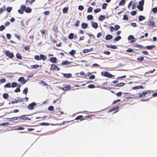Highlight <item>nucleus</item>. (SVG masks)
Wrapping results in <instances>:
<instances>
[{
    "label": "nucleus",
    "instance_id": "obj_1",
    "mask_svg": "<svg viewBox=\"0 0 157 157\" xmlns=\"http://www.w3.org/2000/svg\"><path fill=\"white\" fill-rule=\"evenodd\" d=\"M101 75L103 76L107 77H114V76L112 74H110L106 71H103L101 72Z\"/></svg>",
    "mask_w": 157,
    "mask_h": 157
},
{
    "label": "nucleus",
    "instance_id": "obj_2",
    "mask_svg": "<svg viewBox=\"0 0 157 157\" xmlns=\"http://www.w3.org/2000/svg\"><path fill=\"white\" fill-rule=\"evenodd\" d=\"M21 9L23 11H25L26 13H29L31 11V9L29 7L26 8V6H23V5H21Z\"/></svg>",
    "mask_w": 157,
    "mask_h": 157
},
{
    "label": "nucleus",
    "instance_id": "obj_3",
    "mask_svg": "<svg viewBox=\"0 0 157 157\" xmlns=\"http://www.w3.org/2000/svg\"><path fill=\"white\" fill-rule=\"evenodd\" d=\"M36 105L35 102H33L32 103L29 104L28 106V108L29 110H33L34 109V106Z\"/></svg>",
    "mask_w": 157,
    "mask_h": 157
},
{
    "label": "nucleus",
    "instance_id": "obj_4",
    "mask_svg": "<svg viewBox=\"0 0 157 157\" xmlns=\"http://www.w3.org/2000/svg\"><path fill=\"white\" fill-rule=\"evenodd\" d=\"M147 23L148 25L151 27H153L155 26V22L154 21L149 20L147 22Z\"/></svg>",
    "mask_w": 157,
    "mask_h": 157
},
{
    "label": "nucleus",
    "instance_id": "obj_5",
    "mask_svg": "<svg viewBox=\"0 0 157 157\" xmlns=\"http://www.w3.org/2000/svg\"><path fill=\"white\" fill-rule=\"evenodd\" d=\"M5 54L10 58H11L13 57V54L10 53L9 51H6L5 52Z\"/></svg>",
    "mask_w": 157,
    "mask_h": 157
},
{
    "label": "nucleus",
    "instance_id": "obj_6",
    "mask_svg": "<svg viewBox=\"0 0 157 157\" xmlns=\"http://www.w3.org/2000/svg\"><path fill=\"white\" fill-rule=\"evenodd\" d=\"M18 81L21 82V83L22 84H25L26 82V81L25 80L24 78L23 77H21L20 78L18 79Z\"/></svg>",
    "mask_w": 157,
    "mask_h": 157
},
{
    "label": "nucleus",
    "instance_id": "obj_7",
    "mask_svg": "<svg viewBox=\"0 0 157 157\" xmlns=\"http://www.w3.org/2000/svg\"><path fill=\"white\" fill-rule=\"evenodd\" d=\"M113 38V36L111 35L108 34L106 36L105 39L106 40H109L112 39Z\"/></svg>",
    "mask_w": 157,
    "mask_h": 157
},
{
    "label": "nucleus",
    "instance_id": "obj_8",
    "mask_svg": "<svg viewBox=\"0 0 157 157\" xmlns=\"http://www.w3.org/2000/svg\"><path fill=\"white\" fill-rule=\"evenodd\" d=\"M72 62H70L68 61H64L62 63V65H68L72 63Z\"/></svg>",
    "mask_w": 157,
    "mask_h": 157
},
{
    "label": "nucleus",
    "instance_id": "obj_9",
    "mask_svg": "<svg viewBox=\"0 0 157 157\" xmlns=\"http://www.w3.org/2000/svg\"><path fill=\"white\" fill-rule=\"evenodd\" d=\"M57 58L55 57H52L50 59V61L52 63H55L56 62Z\"/></svg>",
    "mask_w": 157,
    "mask_h": 157
},
{
    "label": "nucleus",
    "instance_id": "obj_10",
    "mask_svg": "<svg viewBox=\"0 0 157 157\" xmlns=\"http://www.w3.org/2000/svg\"><path fill=\"white\" fill-rule=\"evenodd\" d=\"M40 60L42 59L43 60H45L47 59V57L44 55L41 54L40 55Z\"/></svg>",
    "mask_w": 157,
    "mask_h": 157
},
{
    "label": "nucleus",
    "instance_id": "obj_11",
    "mask_svg": "<svg viewBox=\"0 0 157 157\" xmlns=\"http://www.w3.org/2000/svg\"><path fill=\"white\" fill-rule=\"evenodd\" d=\"M92 26L93 28L95 29H97L98 27V24L95 22L92 23Z\"/></svg>",
    "mask_w": 157,
    "mask_h": 157
},
{
    "label": "nucleus",
    "instance_id": "obj_12",
    "mask_svg": "<svg viewBox=\"0 0 157 157\" xmlns=\"http://www.w3.org/2000/svg\"><path fill=\"white\" fill-rule=\"evenodd\" d=\"M124 85V83L123 82H121L115 85V86L121 87L123 86Z\"/></svg>",
    "mask_w": 157,
    "mask_h": 157
},
{
    "label": "nucleus",
    "instance_id": "obj_13",
    "mask_svg": "<svg viewBox=\"0 0 157 157\" xmlns=\"http://www.w3.org/2000/svg\"><path fill=\"white\" fill-rule=\"evenodd\" d=\"M63 76L65 78H69L71 76V74H63Z\"/></svg>",
    "mask_w": 157,
    "mask_h": 157
},
{
    "label": "nucleus",
    "instance_id": "obj_14",
    "mask_svg": "<svg viewBox=\"0 0 157 157\" xmlns=\"http://www.w3.org/2000/svg\"><path fill=\"white\" fill-rule=\"evenodd\" d=\"M88 26L87 24L86 23H83L82 24V27L83 29H86Z\"/></svg>",
    "mask_w": 157,
    "mask_h": 157
},
{
    "label": "nucleus",
    "instance_id": "obj_15",
    "mask_svg": "<svg viewBox=\"0 0 157 157\" xmlns=\"http://www.w3.org/2000/svg\"><path fill=\"white\" fill-rule=\"evenodd\" d=\"M155 47V46L154 45H151L150 46H147L146 47L147 49H152Z\"/></svg>",
    "mask_w": 157,
    "mask_h": 157
},
{
    "label": "nucleus",
    "instance_id": "obj_16",
    "mask_svg": "<svg viewBox=\"0 0 157 157\" xmlns=\"http://www.w3.org/2000/svg\"><path fill=\"white\" fill-rule=\"evenodd\" d=\"M145 19V17L142 15H140L139 17V20L140 21H141L143 20H144Z\"/></svg>",
    "mask_w": 157,
    "mask_h": 157
},
{
    "label": "nucleus",
    "instance_id": "obj_17",
    "mask_svg": "<svg viewBox=\"0 0 157 157\" xmlns=\"http://www.w3.org/2000/svg\"><path fill=\"white\" fill-rule=\"evenodd\" d=\"M83 117V116L82 115H80L78 116L77 117H76L75 120H80L81 121H82L84 120V119H82Z\"/></svg>",
    "mask_w": 157,
    "mask_h": 157
},
{
    "label": "nucleus",
    "instance_id": "obj_18",
    "mask_svg": "<svg viewBox=\"0 0 157 157\" xmlns=\"http://www.w3.org/2000/svg\"><path fill=\"white\" fill-rule=\"evenodd\" d=\"M68 10V7L64 8L63 9V13H67Z\"/></svg>",
    "mask_w": 157,
    "mask_h": 157
},
{
    "label": "nucleus",
    "instance_id": "obj_19",
    "mask_svg": "<svg viewBox=\"0 0 157 157\" xmlns=\"http://www.w3.org/2000/svg\"><path fill=\"white\" fill-rule=\"evenodd\" d=\"M125 2V0H121L119 3V6H123Z\"/></svg>",
    "mask_w": 157,
    "mask_h": 157
},
{
    "label": "nucleus",
    "instance_id": "obj_20",
    "mask_svg": "<svg viewBox=\"0 0 157 157\" xmlns=\"http://www.w3.org/2000/svg\"><path fill=\"white\" fill-rule=\"evenodd\" d=\"M11 87V83H8L6 84L4 86V87L6 88V87L10 88Z\"/></svg>",
    "mask_w": 157,
    "mask_h": 157
},
{
    "label": "nucleus",
    "instance_id": "obj_21",
    "mask_svg": "<svg viewBox=\"0 0 157 157\" xmlns=\"http://www.w3.org/2000/svg\"><path fill=\"white\" fill-rule=\"evenodd\" d=\"M105 18V17L102 15H101L99 17V20L101 21H102Z\"/></svg>",
    "mask_w": 157,
    "mask_h": 157
},
{
    "label": "nucleus",
    "instance_id": "obj_22",
    "mask_svg": "<svg viewBox=\"0 0 157 157\" xmlns=\"http://www.w3.org/2000/svg\"><path fill=\"white\" fill-rule=\"evenodd\" d=\"M17 86V83L16 82H13L11 84V87L14 88Z\"/></svg>",
    "mask_w": 157,
    "mask_h": 157
},
{
    "label": "nucleus",
    "instance_id": "obj_23",
    "mask_svg": "<svg viewBox=\"0 0 157 157\" xmlns=\"http://www.w3.org/2000/svg\"><path fill=\"white\" fill-rule=\"evenodd\" d=\"M71 87L70 86H67L64 87L62 88V89L63 90H66L68 89H70Z\"/></svg>",
    "mask_w": 157,
    "mask_h": 157
},
{
    "label": "nucleus",
    "instance_id": "obj_24",
    "mask_svg": "<svg viewBox=\"0 0 157 157\" xmlns=\"http://www.w3.org/2000/svg\"><path fill=\"white\" fill-rule=\"evenodd\" d=\"M74 34L73 33H71L69 35L68 38L70 39H72L73 38Z\"/></svg>",
    "mask_w": 157,
    "mask_h": 157
},
{
    "label": "nucleus",
    "instance_id": "obj_25",
    "mask_svg": "<svg viewBox=\"0 0 157 157\" xmlns=\"http://www.w3.org/2000/svg\"><path fill=\"white\" fill-rule=\"evenodd\" d=\"M56 66L55 64H52L50 69L52 70H56Z\"/></svg>",
    "mask_w": 157,
    "mask_h": 157
},
{
    "label": "nucleus",
    "instance_id": "obj_26",
    "mask_svg": "<svg viewBox=\"0 0 157 157\" xmlns=\"http://www.w3.org/2000/svg\"><path fill=\"white\" fill-rule=\"evenodd\" d=\"M28 88L26 87L25 88V89L23 91V93L24 94H25L26 95L28 92Z\"/></svg>",
    "mask_w": 157,
    "mask_h": 157
},
{
    "label": "nucleus",
    "instance_id": "obj_27",
    "mask_svg": "<svg viewBox=\"0 0 157 157\" xmlns=\"http://www.w3.org/2000/svg\"><path fill=\"white\" fill-rule=\"evenodd\" d=\"M20 118H21V119H22L24 120H30V119L28 117H24V116H20Z\"/></svg>",
    "mask_w": 157,
    "mask_h": 157
},
{
    "label": "nucleus",
    "instance_id": "obj_28",
    "mask_svg": "<svg viewBox=\"0 0 157 157\" xmlns=\"http://www.w3.org/2000/svg\"><path fill=\"white\" fill-rule=\"evenodd\" d=\"M9 96V95L7 93H5L3 95V98L5 99H7Z\"/></svg>",
    "mask_w": 157,
    "mask_h": 157
},
{
    "label": "nucleus",
    "instance_id": "obj_29",
    "mask_svg": "<svg viewBox=\"0 0 157 157\" xmlns=\"http://www.w3.org/2000/svg\"><path fill=\"white\" fill-rule=\"evenodd\" d=\"M144 0H141V1H140L139 2V6H143L144 5Z\"/></svg>",
    "mask_w": 157,
    "mask_h": 157
},
{
    "label": "nucleus",
    "instance_id": "obj_30",
    "mask_svg": "<svg viewBox=\"0 0 157 157\" xmlns=\"http://www.w3.org/2000/svg\"><path fill=\"white\" fill-rule=\"evenodd\" d=\"M87 18L88 20H91L93 19V17L92 15H89L87 16Z\"/></svg>",
    "mask_w": 157,
    "mask_h": 157
},
{
    "label": "nucleus",
    "instance_id": "obj_31",
    "mask_svg": "<svg viewBox=\"0 0 157 157\" xmlns=\"http://www.w3.org/2000/svg\"><path fill=\"white\" fill-rule=\"evenodd\" d=\"M75 51L74 50H72L71 52H70L69 53L71 56H73L74 55L75 53Z\"/></svg>",
    "mask_w": 157,
    "mask_h": 157
},
{
    "label": "nucleus",
    "instance_id": "obj_32",
    "mask_svg": "<svg viewBox=\"0 0 157 157\" xmlns=\"http://www.w3.org/2000/svg\"><path fill=\"white\" fill-rule=\"evenodd\" d=\"M16 57L18 59H21L22 57L19 53H17L16 54Z\"/></svg>",
    "mask_w": 157,
    "mask_h": 157
},
{
    "label": "nucleus",
    "instance_id": "obj_33",
    "mask_svg": "<svg viewBox=\"0 0 157 157\" xmlns=\"http://www.w3.org/2000/svg\"><path fill=\"white\" fill-rule=\"evenodd\" d=\"M121 39V37L120 36H118L116 37L115 38L114 40L116 41H119Z\"/></svg>",
    "mask_w": 157,
    "mask_h": 157
},
{
    "label": "nucleus",
    "instance_id": "obj_34",
    "mask_svg": "<svg viewBox=\"0 0 157 157\" xmlns=\"http://www.w3.org/2000/svg\"><path fill=\"white\" fill-rule=\"evenodd\" d=\"M107 5V4L106 3H104L103 4L102 6V8L103 10H105L106 8V7Z\"/></svg>",
    "mask_w": 157,
    "mask_h": 157
},
{
    "label": "nucleus",
    "instance_id": "obj_35",
    "mask_svg": "<svg viewBox=\"0 0 157 157\" xmlns=\"http://www.w3.org/2000/svg\"><path fill=\"white\" fill-rule=\"evenodd\" d=\"M137 8L140 11H142L143 10V7L141 6H138Z\"/></svg>",
    "mask_w": 157,
    "mask_h": 157
},
{
    "label": "nucleus",
    "instance_id": "obj_36",
    "mask_svg": "<svg viewBox=\"0 0 157 157\" xmlns=\"http://www.w3.org/2000/svg\"><path fill=\"white\" fill-rule=\"evenodd\" d=\"M120 28V26L118 25H115V27H114V30L115 31H117Z\"/></svg>",
    "mask_w": 157,
    "mask_h": 157
},
{
    "label": "nucleus",
    "instance_id": "obj_37",
    "mask_svg": "<svg viewBox=\"0 0 157 157\" xmlns=\"http://www.w3.org/2000/svg\"><path fill=\"white\" fill-rule=\"evenodd\" d=\"M134 39V37L133 36L131 35L129 36L128 37V39L129 40H131L133 39Z\"/></svg>",
    "mask_w": 157,
    "mask_h": 157
},
{
    "label": "nucleus",
    "instance_id": "obj_38",
    "mask_svg": "<svg viewBox=\"0 0 157 157\" xmlns=\"http://www.w3.org/2000/svg\"><path fill=\"white\" fill-rule=\"evenodd\" d=\"M35 59L36 60H40V57L38 55L36 56H35Z\"/></svg>",
    "mask_w": 157,
    "mask_h": 157
},
{
    "label": "nucleus",
    "instance_id": "obj_39",
    "mask_svg": "<svg viewBox=\"0 0 157 157\" xmlns=\"http://www.w3.org/2000/svg\"><path fill=\"white\" fill-rule=\"evenodd\" d=\"M14 36L15 37L17 38L19 40H21V37L20 36L16 34L14 35Z\"/></svg>",
    "mask_w": 157,
    "mask_h": 157
},
{
    "label": "nucleus",
    "instance_id": "obj_40",
    "mask_svg": "<svg viewBox=\"0 0 157 157\" xmlns=\"http://www.w3.org/2000/svg\"><path fill=\"white\" fill-rule=\"evenodd\" d=\"M118 108H119V106H115V107H113V108L111 110H110V111L112 112L113 111H114V110H115L117 109Z\"/></svg>",
    "mask_w": 157,
    "mask_h": 157
},
{
    "label": "nucleus",
    "instance_id": "obj_41",
    "mask_svg": "<svg viewBox=\"0 0 157 157\" xmlns=\"http://www.w3.org/2000/svg\"><path fill=\"white\" fill-rule=\"evenodd\" d=\"M5 29V27L4 25H2L0 26V30L1 31H3Z\"/></svg>",
    "mask_w": 157,
    "mask_h": 157
},
{
    "label": "nucleus",
    "instance_id": "obj_42",
    "mask_svg": "<svg viewBox=\"0 0 157 157\" xmlns=\"http://www.w3.org/2000/svg\"><path fill=\"white\" fill-rule=\"evenodd\" d=\"M12 10V8L11 7H8L6 9V10L7 11L8 13H10L11 10Z\"/></svg>",
    "mask_w": 157,
    "mask_h": 157
},
{
    "label": "nucleus",
    "instance_id": "obj_43",
    "mask_svg": "<svg viewBox=\"0 0 157 157\" xmlns=\"http://www.w3.org/2000/svg\"><path fill=\"white\" fill-rule=\"evenodd\" d=\"M128 17L127 15H124L123 16V19L124 20H128Z\"/></svg>",
    "mask_w": 157,
    "mask_h": 157
},
{
    "label": "nucleus",
    "instance_id": "obj_44",
    "mask_svg": "<svg viewBox=\"0 0 157 157\" xmlns=\"http://www.w3.org/2000/svg\"><path fill=\"white\" fill-rule=\"evenodd\" d=\"M144 57H140L137 58V59L140 61H142L144 60Z\"/></svg>",
    "mask_w": 157,
    "mask_h": 157
},
{
    "label": "nucleus",
    "instance_id": "obj_45",
    "mask_svg": "<svg viewBox=\"0 0 157 157\" xmlns=\"http://www.w3.org/2000/svg\"><path fill=\"white\" fill-rule=\"evenodd\" d=\"M93 10V8L92 7H89L87 10V12H91L92 11V10Z\"/></svg>",
    "mask_w": 157,
    "mask_h": 157
},
{
    "label": "nucleus",
    "instance_id": "obj_46",
    "mask_svg": "<svg viewBox=\"0 0 157 157\" xmlns=\"http://www.w3.org/2000/svg\"><path fill=\"white\" fill-rule=\"evenodd\" d=\"M88 87L90 88H94L95 86L94 84H90L88 86Z\"/></svg>",
    "mask_w": 157,
    "mask_h": 157
},
{
    "label": "nucleus",
    "instance_id": "obj_47",
    "mask_svg": "<svg viewBox=\"0 0 157 157\" xmlns=\"http://www.w3.org/2000/svg\"><path fill=\"white\" fill-rule=\"evenodd\" d=\"M126 51L127 52H132L134 51V50L131 48H130V49L127 50H126Z\"/></svg>",
    "mask_w": 157,
    "mask_h": 157
},
{
    "label": "nucleus",
    "instance_id": "obj_48",
    "mask_svg": "<svg viewBox=\"0 0 157 157\" xmlns=\"http://www.w3.org/2000/svg\"><path fill=\"white\" fill-rule=\"evenodd\" d=\"M78 9L80 10H82L84 9V7L80 5L78 6Z\"/></svg>",
    "mask_w": 157,
    "mask_h": 157
},
{
    "label": "nucleus",
    "instance_id": "obj_49",
    "mask_svg": "<svg viewBox=\"0 0 157 157\" xmlns=\"http://www.w3.org/2000/svg\"><path fill=\"white\" fill-rule=\"evenodd\" d=\"M152 11L154 13H156L157 12V8H154L152 10Z\"/></svg>",
    "mask_w": 157,
    "mask_h": 157
},
{
    "label": "nucleus",
    "instance_id": "obj_50",
    "mask_svg": "<svg viewBox=\"0 0 157 157\" xmlns=\"http://www.w3.org/2000/svg\"><path fill=\"white\" fill-rule=\"evenodd\" d=\"M14 119L15 118V119H14L13 120V121H14L15 120H17V119H21V118H20V116L19 117H13V118H10V119Z\"/></svg>",
    "mask_w": 157,
    "mask_h": 157
},
{
    "label": "nucleus",
    "instance_id": "obj_51",
    "mask_svg": "<svg viewBox=\"0 0 157 157\" xmlns=\"http://www.w3.org/2000/svg\"><path fill=\"white\" fill-rule=\"evenodd\" d=\"M49 124L48 123H41L40 125H41L47 126Z\"/></svg>",
    "mask_w": 157,
    "mask_h": 157
},
{
    "label": "nucleus",
    "instance_id": "obj_52",
    "mask_svg": "<svg viewBox=\"0 0 157 157\" xmlns=\"http://www.w3.org/2000/svg\"><path fill=\"white\" fill-rule=\"evenodd\" d=\"M101 10V9H97L94 10V11L95 13H98L100 12Z\"/></svg>",
    "mask_w": 157,
    "mask_h": 157
},
{
    "label": "nucleus",
    "instance_id": "obj_53",
    "mask_svg": "<svg viewBox=\"0 0 157 157\" xmlns=\"http://www.w3.org/2000/svg\"><path fill=\"white\" fill-rule=\"evenodd\" d=\"M6 36L7 39H10L11 37V35L10 34L8 33L6 34Z\"/></svg>",
    "mask_w": 157,
    "mask_h": 157
},
{
    "label": "nucleus",
    "instance_id": "obj_54",
    "mask_svg": "<svg viewBox=\"0 0 157 157\" xmlns=\"http://www.w3.org/2000/svg\"><path fill=\"white\" fill-rule=\"evenodd\" d=\"M89 51V50L88 49H85L83 50V52L84 53L88 52Z\"/></svg>",
    "mask_w": 157,
    "mask_h": 157
},
{
    "label": "nucleus",
    "instance_id": "obj_55",
    "mask_svg": "<svg viewBox=\"0 0 157 157\" xmlns=\"http://www.w3.org/2000/svg\"><path fill=\"white\" fill-rule=\"evenodd\" d=\"M136 14V11H133L131 12V14L133 16L135 15Z\"/></svg>",
    "mask_w": 157,
    "mask_h": 157
},
{
    "label": "nucleus",
    "instance_id": "obj_56",
    "mask_svg": "<svg viewBox=\"0 0 157 157\" xmlns=\"http://www.w3.org/2000/svg\"><path fill=\"white\" fill-rule=\"evenodd\" d=\"M6 81V79L5 78L2 79L0 80V82L1 83H3Z\"/></svg>",
    "mask_w": 157,
    "mask_h": 157
},
{
    "label": "nucleus",
    "instance_id": "obj_57",
    "mask_svg": "<svg viewBox=\"0 0 157 157\" xmlns=\"http://www.w3.org/2000/svg\"><path fill=\"white\" fill-rule=\"evenodd\" d=\"M103 53L105 54H107V55H109L110 54V52L108 51H104Z\"/></svg>",
    "mask_w": 157,
    "mask_h": 157
},
{
    "label": "nucleus",
    "instance_id": "obj_58",
    "mask_svg": "<svg viewBox=\"0 0 157 157\" xmlns=\"http://www.w3.org/2000/svg\"><path fill=\"white\" fill-rule=\"evenodd\" d=\"M39 67V66L38 65H33L32 66L33 68H35V69Z\"/></svg>",
    "mask_w": 157,
    "mask_h": 157
},
{
    "label": "nucleus",
    "instance_id": "obj_59",
    "mask_svg": "<svg viewBox=\"0 0 157 157\" xmlns=\"http://www.w3.org/2000/svg\"><path fill=\"white\" fill-rule=\"evenodd\" d=\"M79 21H77L75 23V25L76 27H78L79 25Z\"/></svg>",
    "mask_w": 157,
    "mask_h": 157
},
{
    "label": "nucleus",
    "instance_id": "obj_60",
    "mask_svg": "<svg viewBox=\"0 0 157 157\" xmlns=\"http://www.w3.org/2000/svg\"><path fill=\"white\" fill-rule=\"evenodd\" d=\"M95 78V76L94 75H92L89 77L90 79H94Z\"/></svg>",
    "mask_w": 157,
    "mask_h": 157
},
{
    "label": "nucleus",
    "instance_id": "obj_61",
    "mask_svg": "<svg viewBox=\"0 0 157 157\" xmlns=\"http://www.w3.org/2000/svg\"><path fill=\"white\" fill-rule=\"evenodd\" d=\"M122 94L121 92H119L117 93L116 95L118 97L121 96Z\"/></svg>",
    "mask_w": 157,
    "mask_h": 157
},
{
    "label": "nucleus",
    "instance_id": "obj_62",
    "mask_svg": "<svg viewBox=\"0 0 157 157\" xmlns=\"http://www.w3.org/2000/svg\"><path fill=\"white\" fill-rule=\"evenodd\" d=\"M14 91L16 92H20V89L19 88H17Z\"/></svg>",
    "mask_w": 157,
    "mask_h": 157
},
{
    "label": "nucleus",
    "instance_id": "obj_63",
    "mask_svg": "<svg viewBox=\"0 0 157 157\" xmlns=\"http://www.w3.org/2000/svg\"><path fill=\"white\" fill-rule=\"evenodd\" d=\"M110 31L111 32H112L113 30H114V27L113 26H111L110 27Z\"/></svg>",
    "mask_w": 157,
    "mask_h": 157
},
{
    "label": "nucleus",
    "instance_id": "obj_64",
    "mask_svg": "<svg viewBox=\"0 0 157 157\" xmlns=\"http://www.w3.org/2000/svg\"><path fill=\"white\" fill-rule=\"evenodd\" d=\"M54 109V107L53 106H50L48 108V109L50 110H52Z\"/></svg>",
    "mask_w": 157,
    "mask_h": 157
}]
</instances>
